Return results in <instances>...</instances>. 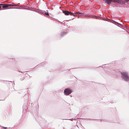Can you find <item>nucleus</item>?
Returning <instances> with one entry per match:
<instances>
[{
  "instance_id": "obj_1",
  "label": "nucleus",
  "mask_w": 129,
  "mask_h": 129,
  "mask_svg": "<svg viewBox=\"0 0 129 129\" xmlns=\"http://www.w3.org/2000/svg\"><path fill=\"white\" fill-rule=\"evenodd\" d=\"M14 6L13 5L10 4H0V10H3L6 8H10L11 6Z\"/></svg>"
},
{
  "instance_id": "obj_2",
  "label": "nucleus",
  "mask_w": 129,
  "mask_h": 129,
  "mask_svg": "<svg viewBox=\"0 0 129 129\" xmlns=\"http://www.w3.org/2000/svg\"><path fill=\"white\" fill-rule=\"evenodd\" d=\"M121 74L122 76L125 81H127L129 80V77L127 73L124 72H121Z\"/></svg>"
},
{
  "instance_id": "obj_3",
  "label": "nucleus",
  "mask_w": 129,
  "mask_h": 129,
  "mask_svg": "<svg viewBox=\"0 0 129 129\" xmlns=\"http://www.w3.org/2000/svg\"><path fill=\"white\" fill-rule=\"evenodd\" d=\"M63 13L65 15H70L71 16H75V15L74 14H76L78 13L77 12L76 13H72L68 11H62Z\"/></svg>"
},
{
  "instance_id": "obj_4",
  "label": "nucleus",
  "mask_w": 129,
  "mask_h": 129,
  "mask_svg": "<svg viewBox=\"0 0 129 129\" xmlns=\"http://www.w3.org/2000/svg\"><path fill=\"white\" fill-rule=\"evenodd\" d=\"M72 92V90L69 88H67L64 90V93L66 95H69Z\"/></svg>"
},
{
  "instance_id": "obj_5",
  "label": "nucleus",
  "mask_w": 129,
  "mask_h": 129,
  "mask_svg": "<svg viewBox=\"0 0 129 129\" xmlns=\"http://www.w3.org/2000/svg\"><path fill=\"white\" fill-rule=\"evenodd\" d=\"M117 0H106L105 3L108 4H110L111 2H116Z\"/></svg>"
},
{
  "instance_id": "obj_6",
  "label": "nucleus",
  "mask_w": 129,
  "mask_h": 129,
  "mask_svg": "<svg viewBox=\"0 0 129 129\" xmlns=\"http://www.w3.org/2000/svg\"><path fill=\"white\" fill-rule=\"evenodd\" d=\"M116 2L119 4H121L122 3L123 1L122 0H117Z\"/></svg>"
},
{
  "instance_id": "obj_7",
  "label": "nucleus",
  "mask_w": 129,
  "mask_h": 129,
  "mask_svg": "<svg viewBox=\"0 0 129 129\" xmlns=\"http://www.w3.org/2000/svg\"><path fill=\"white\" fill-rule=\"evenodd\" d=\"M66 34V32H62L60 33V35L61 36H62Z\"/></svg>"
},
{
  "instance_id": "obj_8",
  "label": "nucleus",
  "mask_w": 129,
  "mask_h": 129,
  "mask_svg": "<svg viewBox=\"0 0 129 129\" xmlns=\"http://www.w3.org/2000/svg\"><path fill=\"white\" fill-rule=\"evenodd\" d=\"M79 15L80 16V14L83 15V14L82 13H79Z\"/></svg>"
},
{
  "instance_id": "obj_9",
  "label": "nucleus",
  "mask_w": 129,
  "mask_h": 129,
  "mask_svg": "<svg viewBox=\"0 0 129 129\" xmlns=\"http://www.w3.org/2000/svg\"><path fill=\"white\" fill-rule=\"evenodd\" d=\"M2 127L4 129H6L7 128V127H4L3 126Z\"/></svg>"
},
{
  "instance_id": "obj_10",
  "label": "nucleus",
  "mask_w": 129,
  "mask_h": 129,
  "mask_svg": "<svg viewBox=\"0 0 129 129\" xmlns=\"http://www.w3.org/2000/svg\"><path fill=\"white\" fill-rule=\"evenodd\" d=\"M45 14L46 15H49V14H48V13H46Z\"/></svg>"
},
{
  "instance_id": "obj_11",
  "label": "nucleus",
  "mask_w": 129,
  "mask_h": 129,
  "mask_svg": "<svg viewBox=\"0 0 129 129\" xmlns=\"http://www.w3.org/2000/svg\"><path fill=\"white\" fill-rule=\"evenodd\" d=\"M93 17H95L96 18H97V17H96L95 16H93Z\"/></svg>"
},
{
  "instance_id": "obj_12",
  "label": "nucleus",
  "mask_w": 129,
  "mask_h": 129,
  "mask_svg": "<svg viewBox=\"0 0 129 129\" xmlns=\"http://www.w3.org/2000/svg\"><path fill=\"white\" fill-rule=\"evenodd\" d=\"M125 0L126 1H129V0Z\"/></svg>"
}]
</instances>
